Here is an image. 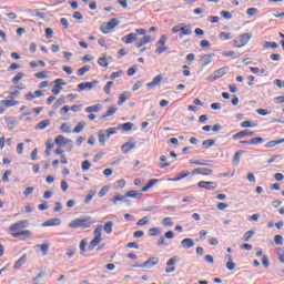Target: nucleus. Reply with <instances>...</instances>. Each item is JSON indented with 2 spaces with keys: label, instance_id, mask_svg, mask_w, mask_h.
Segmentation results:
<instances>
[{
  "label": "nucleus",
  "instance_id": "f257e3e1",
  "mask_svg": "<svg viewBox=\"0 0 284 284\" xmlns=\"http://www.w3.org/2000/svg\"><path fill=\"white\" fill-rule=\"evenodd\" d=\"M29 223L28 220H22L16 222L9 227V233L13 239H20L21 241H26V239H30V231H21L28 227Z\"/></svg>",
  "mask_w": 284,
  "mask_h": 284
},
{
  "label": "nucleus",
  "instance_id": "f03ea898",
  "mask_svg": "<svg viewBox=\"0 0 284 284\" xmlns=\"http://www.w3.org/2000/svg\"><path fill=\"white\" fill-rule=\"evenodd\" d=\"M156 183H159L158 179H151L148 184L145 186L142 187V191H128L125 193L126 199H136L138 201L143 199V192H148L149 190H152V187H154V185H156Z\"/></svg>",
  "mask_w": 284,
  "mask_h": 284
},
{
  "label": "nucleus",
  "instance_id": "7ed1b4c3",
  "mask_svg": "<svg viewBox=\"0 0 284 284\" xmlns=\"http://www.w3.org/2000/svg\"><path fill=\"white\" fill-rule=\"evenodd\" d=\"M69 227L77 229L81 227L82 230H88V227H92V217L87 216L83 219H75L69 223Z\"/></svg>",
  "mask_w": 284,
  "mask_h": 284
},
{
  "label": "nucleus",
  "instance_id": "20e7f679",
  "mask_svg": "<svg viewBox=\"0 0 284 284\" xmlns=\"http://www.w3.org/2000/svg\"><path fill=\"white\" fill-rule=\"evenodd\" d=\"M155 48L156 54H163V52H168V50H170V47H168V34H163L160 37V39L155 43Z\"/></svg>",
  "mask_w": 284,
  "mask_h": 284
},
{
  "label": "nucleus",
  "instance_id": "39448f33",
  "mask_svg": "<svg viewBox=\"0 0 284 284\" xmlns=\"http://www.w3.org/2000/svg\"><path fill=\"white\" fill-rule=\"evenodd\" d=\"M251 39H252V33L241 34L234 40V45L235 48H245V44L250 43Z\"/></svg>",
  "mask_w": 284,
  "mask_h": 284
},
{
  "label": "nucleus",
  "instance_id": "423d86ee",
  "mask_svg": "<svg viewBox=\"0 0 284 284\" xmlns=\"http://www.w3.org/2000/svg\"><path fill=\"white\" fill-rule=\"evenodd\" d=\"M54 83L55 85L51 90V94H53V97H59V94H61V90H63V85H68V83H65L61 78L55 79Z\"/></svg>",
  "mask_w": 284,
  "mask_h": 284
},
{
  "label": "nucleus",
  "instance_id": "0eeeda50",
  "mask_svg": "<svg viewBox=\"0 0 284 284\" xmlns=\"http://www.w3.org/2000/svg\"><path fill=\"white\" fill-rule=\"evenodd\" d=\"M116 26H119V19L112 18L111 20L108 21L104 29H103V27H101V32L103 34H108V32H112V30H114V28H116Z\"/></svg>",
  "mask_w": 284,
  "mask_h": 284
},
{
  "label": "nucleus",
  "instance_id": "6e6552de",
  "mask_svg": "<svg viewBox=\"0 0 284 284\" xmlns=\"http://www.w3.org/2000/svg\"><path fill=\"white\" fill-rule=\"evenodd\" d=\"M154 265H159V257H150L148 261L134 265V267L136 268L154 267Z\"/></svg>",
  "mask_w": 284,
  "mask_h": 284
},
{
  "label": "nucleus",
  "instance_id": "1a4fd4ad",
  "mask_svg": "<svg viewBox=\"0 0 284 284\" xmlns=\"http://www.w3.org/2000/svg\"><path fill=\"white\" fill-rule=\"evenodd\" d=\"M191 174L193 176L196 174H201L202 176H211V174H214V171L207 168H200V169L193 170Z\"/></svg>",
  "mask_w": 284,
  "mask_h": 284
},
{
  "label": "nucleus",
  "instance_id": "9d476101",
  "mask_svg": "<svg viewBox=\"0 0 284 284\" xmlns=\"http://www.w3.org/2000/svg\"><path fill=\"white\" fill-rule=\"evenodd\" d=\"M72 144V140L63 136V135H58L55 136V144L59 145L60 148H65V145ZM72 148V145H71Z\"/></svg>",
  "mask_w": 284,
  "mask_h": 284
},
{
  "label": "nucleus",
  "instance_id": "9b49d317",
  "mask_svg": "<svg viewBox=\"0 0 284 284\" xmlns=\"http://www.w3.org/2000/svg\"><path fill=\"white\" fill-rule=\"evenodd\" d=\"M197 187L202 190H216V182L201 181L197 183Z\"/></svg>",
  "mask_w": 284,
  "mask_h": 284
},
{
  "label": "nucleus",
  "instance_id": "f8f14e48",
  "mask_svg": "<svg viewBox=\"0 0 284 284\" xmlns=\"http://www.w3.org/2000/svg\"><path fill=\"white\" fill-rule=\"evenodd\" d=\"M97 83H99L97 80H94L92 82H82V83L78 84V90L80 92H83V90H92V88H94V85H97Z\"/></svg>",
  "mask_w": 284,
  "mask_h": 284
},
{
  "label": "nucleus",
  "instance_id": "ddd939ff",
  "mask_svg": "<svg viewBox=\"0 0 284 284\" xmlns=\"http://www.w3.org/2000/svg\"><path fill=\"white\" fill-rule=\"evenodd\" d=\"M161 81H163V75L158 74L155 78H153L152 82H149L146 84V88H149V90H152V89L156 88L158 85H161Z\"/></svg>",
  "mask_w": 284,
  "mask_h": 284
},
{
  "label": "nucleus",
  "instance_id": "4468645a",
  "mask_svg": "<svg viewBox=\"0 0 284 284\" xmlns=\"http://www.w3.org/2000/svg\"><path fill=\"white\" fill-rule=\"evenodd\" d=\"M154 39H152V36H144L140 41L135 43V48L141 49L143 45H148V43H152Z\"/></svg>",
  "mask_w": 284,
  "mask_h": 284
},
{
  "label": "nucleus",
  "instance_id": "2eb2a0df",
  "mask_svg": "<svg viewBox=\"0 0 284 284\" xmlns=\"http://www.w3.org/2000/svg\"><path fill=\"white\" fill-rule=\"evenodd\" d=\"M222 77H225V69L221 68L215 70L210 77V81H216V79H221Z\"/></svg>",
  "mask_w": 284,
  "mask_h": 284
},
{
  "label": "nucleus",
  "instance_id": "dca6fc26",
  "mask_svg": "<svg viewBox=\"0 0 284 284\" xmlns=\"http://www.w3.org/2000/svg\"><path fill=\"white\" fill-rule=\"evenodd\" d=\"M59 225H61V219H59V217L51 219V220L42 223V227H57Z\"/></svg>",
  "mask_w": 284,
  "mask_h": 284
},
{
  "label": "nucleus",
  "instance_id": "f3484780",
  "mask_svg": "<svg viewBox=\"0 0 284 284\" xmlns=\"http://www.w3.org/2000/svg\"><path fill=\"white\" fill-rule=\"evenodd\" d=\"M256 134V131H240L236 134L233 135V140L236 141V139H243V136H254Z\"/></svg>",
  "mask_w": 284,
  "mask_h": 284
},
{
  "label": "nucleus",
  "instance_id": "a211bd4d",
  "mask_svg": "<svg viewBox=\"0 0 284 284\" xmlns=\"http://www.w3.org/2000/svg\"><path fill=\"white\" fill-rule=\"evenodd\" d=\"M136 41V33H129L124 37H122V43H125V45H130Z\"/></svg>",
  "mask_w": 284,
  "mask_h": 284
},
{
  "label": "nucleus",
  "instance_id": "6ab92c4d",
  "mask_svg": "<svg viewBox=\"0 0 284 284\" xmlns=\"http://www.w3.org/2000/svg\"><path fill=\"white\" fill-rule=\"evenodd\" d=\"M180 39H183V37H190L192 34V26L186 24L184 27H180Z\"/></svg>",
  "mask_w": 284,
  "mask_h": 284
},
{
  "label": "nucleus",
  "instance_id": "aec40b11",
  "mask_svg": "<svg viewBox=\"0 0 284 284\" xmlns=\"http://www.w3.org/2000/svg\"><path fill=\"white\" fill-rule=\"evenodd\" d=\"M101 110H103V106L101 104H94L85 108V112L88 114H97V112H101Z\"/></svg>",
  "mask_w": 284,
  "mask_h": 284
},
{
  "label": "nucleus",
  "instance_id": "412c9836",
  "mask_svg": "<svg viewBox=\"0 0 284 284\" xmlns=\"http://www.w3.org/2000/svg\"><path fill=\"white\" fill-rule=\"evenodd\" d=\"M41 97H43V91L38 90V91H34L33 93H27L26 94V100L27 101H34V99H39Z\"/></svg>",
  "mask_w": 284,
  "mask_h": 284
},
{
  "label": "nucleus",
  "instance_id": "4be33fe9",
  "mask_svg": "<svg viewBox=\"0 0 284 284\" xmlns=\"http://www.w3.org/2000/svg\"><path fill=\"white\" fill-rule=\"evenodd\" d=\"M134 148H136V144H135V143L125 142V143L122 145V152H123V154H128V152L134 150Z\"/></svg>",
  "mask_w": 284,
  "mask_h": 284
},
{
  "label": "nucleus",
  "instance_id": "5701e85b",
  "mask_svg": "<svg viewBox=\"0 0 284 284\" xmlns=\"http://www.w3.org/2000/svg\"><path fill=\"white\" fill-rule=\"evenodd\" d=\"M98 139L101 145H105V141L110 139V134H108V131H101L98 135Z\"/></svg>",
  "mask_w": 284,
  "mask_h": 284
},
{
  "label": "nucleus",
  "instance_id": "b1692460",
  "mask_svg": "<svg viewBox=\"0 0 284 284\" xmlns=\"http://www.w3.org/2000/svg\"><path fill=\"white\" fill-rule=\"evenodd\" d=\"M0 105H4V108H14V105H19L17 100H1Z\"/></svg>",
  "mask_w": 284,
  "mask_h": 284
},
{
  "label": "nucleus",
  "instance_id": "393cba45",
  "mask_svg": "<svg viewBox=\"0 0 284 284\" xmlns=\"http://www.w3.org/2000/svg\"><path fill=\"white\" fill-rule=\"evenodd\" d=\"M51 123L52 122L48 119L42 120L36 125V130H45V128H49Z\"/></svg>",
  "mask_w": 284,
  "mask_h": 284
},
{
  "label": "nucleus",
  "instance_id": "a878e982",
  "mask_svg": "<svg viewBox=\"0 0 284 284\" xmlns=\"http://www.w3.org/2000/svg\"><path fill=\"white\" fill-rule=\"evenodd\" d=\"M28 261V255H22L14 264L13 270H19L22 265H26V262Z\"/></svg>",
  "mask_w": 284,
  "mask_h": 284
},
{
  "label": "nucleus",
  "instance_id": "bb28decb",
  "mask_svg": "<svg viewBox=\"0 0 284 284\" xmlns=\"http://www.w3.org/2000/svg\"><path fill=\"white\" fill-rule=\"evenodd\" d=\"M182 247H184L185 250H190V247H194V240L190 237L182 240Z\"/></svg>",
  "mask_w": 284,
  "mask_h": 284
},
{
  "label": "nucleus",
  "instance_id": "cd10ccee",
  "mask_svg": "<svg viewBox=\"0 0 284 284\" xmlns=\"http://www.w3.org/2000/svg\"><path fill=\"white\" fill-rule=\"evenodd\" d=\"M190 176V171H182L179 173L178 178L171 179V181L176 182V181H183V179H187Z\"/></svg>",
  "mask_w": 284,
  "mask_h": 284
},
{
  "label": "nucleus",
  "instance_id": "c85d7f7f",
  "mask_svg": "<svg viewBox=\"0 0 284 284\" xmlns=\"http://www.w3.org/2000/svg\"><path fill=\"white\" fill-rule=\"evenodd\" d=\"M284 143V139L281 140H272L265 144V148H276V145H281Z\"/></svg>",
  "mask_w": 284,
  "mask_h": 284
},
{
  "label": "nucleus",
  "instance_id": "c756f323",
  "mask_svg": "<svg viewBox=\"0 0 284 284\" xmlns=\"http://www.w3.org/2000/svg\"><path fill=\"white\" fill-rule=\"evenodd\" d=\"M101 241H103V237L94 236V239L89 244V250H94V247H97V245H99V243H101Z\"/></svg>",
  "mask_w": 284,
  "mask_h": 284
},
{
  "label": "nucleus",
  "instance_id": "7c9ffc66",
  "mask_svg": "<svg viewBox=\"0 0 284 284\" xmlns=\"http://www.w3.org/2000/svg\"><path fill=\"white\" fill-rule=\"evenodd\" d=\"M85 129V122H79L78 125L72 130L73 134H81V131Z\"/></svg>",
  "mask_w": 284,
  "mask_h": 284
},
{
  "label": "nucleus",
  "instance_id": "2f4dec72",
  "mask_svg": "<svg viewBox=\"0 0 284 284\" xmlns=\"http://www.w3.org/2000/svg\"><path fill=\"white\" fill-rule=\"evenodd\" d=\"M26 77V73L23 72H19L17 73L13 78H12V83L13 85H18L19 81H21V79H23Z\"/></svg>",
  "mask_w": 284,
  "mask_h": 284
},
{
  "label": "nucleus",
  "instance_id": "473e14b6",
  "mask_svg": "<svg viewBox=\"0 0 284 284\" xmlns=\"http://www.w3.org/2000/svg\"><path fill=\"white\" fill-rule=\"evenodd\" d=\"M216 141L210 139L202 142V146L205 148V150H210V148H214Z\"/></svg>",
  "mask_w": 284,
  "mask_h": 284
},
{
  "label": "nucleus",
  "instance_id": "72a5a7b5",
  "mask_svg": "<svg viewBox=\"0 0 284 284\" xmlns=\"http://www.w3.org/2000/svg\"><path fill=\"white\" fill-rule=\"evenodd\" d=\"M112 230H114V222L112 221H109L104 224V232L106 234H111L112 233Z\"/></svg>",
  "mask_w": 284,
  "mask_h": 284
},
{
  "label": "nucleus",
  "instance_id": "f704fd0d",
  "mask_svg": "<svg viewBox=\"0 0 284 284\" xmlns=\"http://www.w3.org/2000/svg\"><path fill=\"white\" fill-rule=\"evenodd\" d=\"M219 38L221 41H230L232 40V33L230 32H220Z\"/></svg>",
  "mask_w": 284,
  "mask_h": 284
},
{
  "label": "nucleus",
  "instance_id": "c9c22d12",
  "mask_svg": "<svg viewBox=\"0 0 284 284\" xmlns=\"http://www.w3.org/2000/svg\"><path fill=\"white\" fill-rule=\"evenodd\" d=\"M202 63L204 67L210 65V63H212V55L211 54L202 55Z\"/></svg>",
  "mask_w": 284,
  "mask_h": 284
},
{
  "label": "nucleus",
  "instance_id": "e433bc0d",
  "mask_svg": "<svg viewBox=\"0 0 284 284\" xmlns=\"http://www.w3.org/2000/svg\"><path fill=\"white\" fill-rule=\"evenodd\" d=\"M113 114H116V106H110L106 113L102 115V119H108V116H112Z\"/></svg>",
  "mask_w": 284,
  "mask_h": 284
},
{
  "label": "nucleus",
  "instance_id": "4c0bfd02",
  "mask_svg": "<svg viewBox=\"0 0 284 284\" xmlns=\"http://www.w3.org/2000/svg\"><path fill=\"white\" fill-rule=\"evenodd\" d=\"M243 154V151H237L235 152L234 156H233V163L234 165H239V163H241V156Z\"/></svg>",
  "mask_w": 284,
  "mask_h": 284
},
{
  "label": "nucleus",
  "instance_id": "58836bf2",
  "mask_svg": "<svg viewBox=\"0 0 284 284\" xmlns=\"http://www.w3.org/2000/svg\"><path fill=\"white\" fill-rule=\"evenodd\" d=\"M114 87V82L109 81L106 82V84L104 85V92L110 95L112 94V88Z\"/></svg>",
  "mask_w": 284,
  "mask_h": 284
},
{
  "label": "nucleus",
  "instance_id": "ea45409f",
  "mask_svg": "<svg viewBox=\"0 0 284 284\" xmlns=\"http://www.w3.org/2000/svg\"><path fill=\"white\" fill-rule=\"evenodd\" d=\"M227 258H229V262L226 263V270H229L230 272H233V270L236 268V264H234L230 255H227Z\"/></svg>",
  "mask_w": 284,
  "mask_h": 284
},
{
  "label": "nucleus",
  "instance_id": "a19ab883",
  "mask_svg": "<svg viewBox=\"0 0 284 284\" xmlns=\"http://www.w3.org/2000/svg\"><path fill=\"white\" fill-rule=\"evenodd\" d=\"M162 225L164 227H172V225H174V221H172V217H164L162 220Z\"/></svg>",
  "mask_w": 284,
  "mask_h": 284
},
{
  "label": "nucleus",
  "instance_id": "79ce46f5",
  "mask_svg": "<svg viewBox=\"0 0 284 284\" xmlns=\"http://www.w3.org/2000/svg\"><path fill=\"white\" fill-rule=\"evenodd\" d=\"M48 74H50V71H40L38 73H34L36 79H48Z\"/></svg>",
  "mask_w": 284,
  "mask_h": 284
},
{
  "label": "nucleus",
  "instance_id": "37998d69",
  "mask_svg": "<svg viewBox=\"0 0 284 284\" xmlns=\"http://www.w3.org/2000/svg\"><path fill=\"white\" fill-rule=\"evenodd\" d=\"M12 175V171L8 170L2 175V183H10V176Z\"/></svg>",
  "mask_w": 284,
  "mask_h": 284
},
{
  "label": "nucleus",
  "instance_id": "c03bdc74",
  "mask_svg": "<svg viewBox=\"0 0 284 284\" xmlns=\"http://www.w3.org/2000/svg\"><path fill=\"white\" fill-rule=\"evenodd\" d=\"M39 247H40V250H41L43 256H48V252H49V250H50V244H49V243H47V244H41V245H39Z\"/></svg>",
  "mask_w": 284,
  "mask_h": 284
},
{
  "label": "nucleus",
  "instance_id": "a18cd8bd",
  "mask_svg": "<svg viewBox=\"0 0 284 284\" xmlns=\"http://www.w3.org/2000/svg\"><path fill=\"white\" fill-rule=\"evenodd\" d=\"M276 254L278 256L280 263H284V248L283 247H277L276 248Z\"/></svg>",
  "mask_w": 284,
  "mask_h": 284
},
{
  "label": "nucleus",
  "instance_id": "49530a36",
  "mask_svg": "<svg viewBox=\"0 0 284 284\" xmlns=\"http://www.w3.org/2000/svg\"><path fill=\"white\" fill-rule=\"evenodd\" d=\"M98 64L100 65V68H108V65H110V63L108 62V58H100L98 60Z\"/></svg>",
  "mask_w": 284,
  "mask_h": 284
},
{
  "label": "nucleus",
  "instance_id": "de8ad7c7",
  "mask_svg": "<svg viewBox=\"0 0 284 284\" xmlns=\"http://www.w3.org/2000/svg\"><path fill=\"white\" fill-rule=\"evenodd\" d=\"M128 101V92L120 94L118 105H123Z\"/></svg>",
  "mask_w": 284,
  "mask_h": 284
},
{
  "label": "nucleus",
  "instance_id": "09e8293b",
  "mask_svg": "<svg viewBox=\"0 0 284 284\" xmlns=\"http://www.w3.org/2000/svg\"><path fill=\"white\" fill-rule=\"evenodd\" d=\"M148 223H150V216H144L136 222V225L143 226V225H148Z\"/></svg>",
  "mask_w": 284,
  "mask_h": 284
},
{
  "label": "nucleus",
  "instance_id": "8fccbe9b",
  "mask_svg": "<svg viewBox=\"0 0 284 284\" xmlns=\"http://www.w3.org/2000/svg\"><path fill=\"white\" fill-rule=\"evenodd\" d=\"M241 128H243L244 130H246V128H256V123H253L251 121H244L241 123Z\"/></svg>",
  "mask_w": 284,
  "mask_h": 284
},
{
  "label": "nucleus",
  "instance_id": "3c124183",
  "mask_svg": "<svg viewBox=\"0 0 284 284\" xmlns=\"http://www.w3.org/2000/svg\"><path fill=\"white\" fill-rule=\"evenodd\" d=\"M61 132H63V134H70V124L69 123H63L60 126Z\"/></svg>",
  "mask_w": 284,
  "mask_h": 284
},
{
  "label": "nucleus",
  "instance_id": "603ef678",
  "mask_svg": "<svg viewBox=\"0 0 284 284\" xmlns=\"http://www.w3.org/2000/svg\"><path fill=\"white\" fill-rule=\"evenodd\" d=\"M121 128L124 130V132H131L132 128H134V124L131 122H126L122 124Z\"/></svg>",
  "mask_w": 284,
  "mask_h": 284
},
{
  "label": "nucleus",
  "instance_id": "864d4df0",
  "mask_svg": "<svg viewBox=\"0 0 284 284\" xmlns=\"http://www.w3.org/2000/svg\"><path fill=\"white\" fill-rule=\"evenodd\" d=\"M125 199H128V197L125 196V194H124V195H115V196L113 197V205H116V203H119V201H120L121 203H123V201H125Z\"/></svg>",
  "mask_w": 284,
  "mask_h": 284
},
{
  "label": "nucleus",
  "instance_id": "5fc2aeb1",
  "mask_svg": "<svg viewBox=\"0 0 284 284\" xmlns=\"http://www.w3.org/2000/svg\"><path fill=\"white\" fill-rule=\"evenodd\" d=\"M108 192H110V186L104 185V186L100 190V192H99V197H100V199H103V196H105V194H108Z\"/></svg>",
  "mask_w": 284,
  "mask_h": 284
},
{
  "label": "nucleus",
  "instance_id": "6e6d98bb",
  "mask_svg": "<svg viewBox=\"0 0 284 284\" xmlns=\"http://www.w3.org/2000/svg\"><path fill=\"white\" fill-rule=\"evenodd\" d=\"M150 236H159L161 234V229L159 227H152L149 230Z\"/></svg>",
  "mask_w": 284,
  "mask_h": 284
},
{
  "label": "nucleus",
  "instance_id": "4d7b16f0",
  "mask_svg": "<svg viewBox=\"0 0 284 284\" xmlns=\"http://www.w3.org/2000/svg\"><path fill=\"white\" fill-rule=\"evenodd\" d=\"M90 168H92V164L90 163V161L84 160L82 162V172H88V170H90Z\"/></svg>",
  "mask_w": 284,
  "mask_h": 284
},
{
  "label": "nucleus",
  "instance_id": "13d9d810",
  "mask_svg": "<svg viewBox=\"0 0 284 284\" xmlns=\"http://www.w3.org/2000/svg\"><path fill=\"white\" fill-rule=\"evenodd\" d=\"M139 70V68L136 65H133L131 68L128 69V77H134V74H136V71Z\"/></svg>",
  "mask_w": 284,
  "mask_h": 284
},
{
  "label": "nucleus",
  "instance_id": "bf43d9fd",
  "mask_svg": "<svg viewBox=\"0 0 284 284\" xmlns=\"http://www.w3.org/2000/svg\"><path fill=\"white\" fill-rule=\"evenodd\" d=\"M246 14H247V17H254L255 14H258V9H256V8H248L246 10Z\"/></svg>",
  "mask_w": 284,
  "mask_h": 284
},
{
  "label": "nucleus",
  "instance_id": "052dcab7",
  "mask_svg": "<svg viewBox=\"0 0 284 284\" xmlns=\"http://www.w3.org/2000/svg\"><path fill=\"white\" fill-rule=\"evenodd\" d=\"M189 163L191 165H200V166H207V162H201L199 160H190Z\"/></svg>",
  "mask_w": 284,
  "mask_h": 284
},
{
  "label": "nucleus",
  "instance_id": "680f3d73",
  "mask_svg": "<svg viewBox=\"0 0 284 284\" xmlns=\"http://www.w3.org/2000/svg\"><path fill=\"white\" fill-rule=\"evenodd\" d=\"M250 141L251 145H261V143H263V138H252Z\"/></svg>",
  "mask_w": 284,
  "mask_h": 284
},
{
  "label": "nucleus",
  "instance_id": "e2e57ef3",
  "mask_svg": "<svg viewBox=\"0 0 284 284\" xmlns=\"http://www.w3.org/2000/svg\"><path fill=\"white\" fill-rule=\"evenodd\" d=\"M64 103H65V98H63V97L59 98V99L55 101V103H54L55 110H57L58 108H61V105H63Z\"/></svg>",
  "mask_w": 284,
  "mask_h": 284
},
{
  "label": "nucleus",
  "instance_id": "0e129e2a",
  "mask_svg": "<svg viewBox=\"0 0 284 284\" xmlns=\"http://www.w3.org/2000/svg\"><path fill=\"white\" fill-rule=\"evenodd\" d=\"M119 77H123V71H116V72L111 73L110 80L114 81V79H119Z\"/></svg>",
  "mask_w": 284,
  "mask_h": 284
},
{
  "label": "nucleus",
  "instance_id": "69168bd1",
  "mask_svg": "<svg viewBox=\"0 0 284 284\" xmlns=\"http://www.w3.org/2000/svg\"><path fill=\"white\" fill-rule=\"evenodd\" d=\"M220 14L221 17H223V19H226V21H230V19H232V13L230 11H221Z\"/></svg>",
  "mask_w": 284,
  "mask_h": 284
},
{
  "label": "nucleus",
  "instance_id": "338daca9",
  "mask_svg": "<svg viewBox=\"0 0 284 284\" xmlns=\"http://www.w3.org/2000/svg\"><path fill=\"white\" fill-rule=\"evenodd\" d=\"M182 70H183V75L184 77H191L192 75V72L190 71V67H187V64H184L182 67Z\"/></svg>",
  "mask_w": 284,
  "mask_h": 284
},
{
  "label": "nucleus",
  "instance_id": "774afa93",
  "mask_svg": "<svg viewBox=\"0 0 284 284\" xmlns=\"http://www.w3.org/2000/svg\"><path fill=\"white\" fill-rule=\"evenodd\" d=\"M274 243L275 245H283V235H275Z\"/></svg>",
  "mask_w": 284,
  "mask_h": 284
}]
</instances>
